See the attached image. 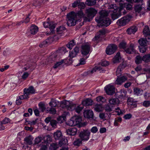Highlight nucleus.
<instances>
[{"instance_id": "nucleus-1", "label": "nucleus", "mask_w": 150, "mask_h": 150, "mask_svg": "<svg viewBox=\"0 0 150 150\" xmlns=\"http://www.w3.org/2000/svg\"><path fill=\"white\" fill-rule=\"evenodd\" d=\"M23 71H28L30 73L33 71L36 67V64L34 62L32 59H28L25 62L23 66Z\"/></svg>"}, {"instance_id": "nucleus-2", "label": "nucleus", "mask_w": 150, "mask_h": 150, "mask_svg": "<svg viewBox=\"0 0 150 150\" xmlns=\"http://www.w3.org/2000/svg\"><path fill=\"white\" fill-rule=\"evenodd\" d=\"M109 8L110 9L109 12H112V13L110 14L111 18L113 20H115L120 17L121 16L120 12L116 13L119 7L116 4H112L110 5Z\"/></svg>"}, {"instance_id": "nucleus-3", "label": "nucleus", "mask_w": 150, "mask_h": 150, "mask_svg": "<svg viewBox=\"0 0 150 150\" xmlns=\"http://www.w3.org/2000/svg\"><path fill=\"white\" fill-rule=\"evenodd\" d=\"M95 19L96 22L98 23V26L99 27H107L111 23V20L108 18H101L96 17Z\"/></svg>"}, {"instance_id": "nucleus-4", "label": "nucleus", "mask_w": 150, "mask_h": 150, "mask_svg": "<svg viewBox=\"0 0 150 150\" xmlns=\"http://www.w3.org/2000/svg\"><path fill=\"white\" fill-rule=\"evenodd\" d=\"M87 15L84 17V20L86 21H90L92 20L97 13V11L94 8H90L86 10Z\"/></svg>"}, {"instance_id": "nucleus-5", "label": "nucleus", "mask_w": 150, "mask_h": 150, "mask_svg": "<svg viewBox=\"0 0 150 150\" xmlns=\"http://www.w3.org/2000/svg\"><path fill=\"white\" fill-rule=\"evenodd\" d=\"M71 12L67 15V24L69 26H72L76 25L78 20L75 17V15Z\"/></svg>"}, {"instance_id": "nucleus-6", "label": "nucleus", "mask_w": 150, "mask_h": 150, "mask_svg": "<svg viewBox=\"0 0 150 150\" xmlns=\"http://www.w3.org/2000/svg\"><path fill=\"white\" fill-rule=\"evenodd\" d=\"M35 93V89L33 86L29 87L28 88H25L23 90L24 96H21L22 98H26L28 100L30 98V95L34 94Z\"/></svg>"}, {"instance_id": "nucleus-7", "label": "nucleus", "mask_w": 150, "mask_h": 150, "mask_svg": "<svg viewBox=\"0 0 150 150\" xmlns=\"http://www.w3.org/2000/svg\"><path fill=\"white\" fill-rule=\"evenodd\" d=\"M81 118L79 116H75L71 117L67 122V124L70 126H75L79 125L81 123Z\"/></svg>"}, {"instance_id": "nucleus-8", "label": "nucleus", "mask_w": 150, "mask_h": 150, "mask_svg": "<svg viewBox=\"0 0 150 150\" xmlns=\"http://www.w3.org/2000/svg\"><path fill=\"white\" fill-rule=\"evenodd\" d=\"M60 106L62 108H65L70 111H72L75 109V105L72 104L69 101L65 100L61 101Z\"/></svg>"}, {"instance_id": "nucleus-9", "label": "nucleus", "mask_w": 150, "mask_h": 150, "mask_svg": "<svg viewBox=\"0 0 150 150\" xmlns=\"http://www.w3.org/2000/svg\"><path fill=\"white\" fill-rule=\"evenodd\" d=\"M131 18L132 16L130 15L124 17L119 19L117 21V23L120 26L125 25L129 21Z\"/></svg>"}, {"instance_id": "nucleus-10", "label": "nucleus", "mask_w": 150, "mask_h": 150, "mask_svg": "<svg viewBox=\"0 0 150 150\" xmlns=\"http://www.w3.org/2000/svg\"><path fill=\"white\" fill-rule=\"evenodd\" d=\"M90 131L88 130H83L80 132L79 137L83 141H87L90 138Z\"/></svg>"}, {"instance_id": "nucleus-11", "label": "nucleus", "mask_w": 150, "mask_h": 150, "mask_svg": "<svg viewBox=\"0 0 150 150\" xmlns=\"http://www.w3.org/2000/svg\"><path fill=\"white\" fill-rule=\"evenodd\" d=\"M117 49L115 45L111 44L108 46L106 50V52L107 54L111 55L114 53Z\"/></svg>"}, {"instance_id": "nucleus-12", "label": "nucleus", "mask_w": 150, "mask_h": 150, "mask_svg": "<svg viewBox=\"0 0 150 150\" xmlns=\"http://www.w3.org/2000/svg\"><path fill=\"white\" fill-rule=\"evenodd\" d=\"M90 51V46L89 44H84L82 46L81 52L83 55H87Z\"/></svg>"}, {"instance_id": "nucleus-13", "label": "nucleus", "mask_w": 150, "mask_h": 150, "mask_svg": "<svg viewBox=\"0 0 150 150\" xmlns=\"http://www.w3.org/2000/svg\"><path fill=\"white\" fill-rule=\"evenodd\" d=\"M105 89L106 93L108 95H112L115 93V88L113 86L110 84L106 86Z\"/></svg>"}, {"instance_id": "nucleus-14", "label": "nucleus", "mask_w": 150, "mask_h": 150, "mask_svg": "<svg viewBox=\"0 0 150 150\" xmlns=\"http://www.w3.org/2000/svg\"><path fill=\"white\" fill-rule=\"evenodd\" d=\"M64 139L63 140V139H62L61 141H59L58 144L57 143H52L50 145V148L52 150H56L59 146L61 147L64 144Z\"/></svg>"}, {"instance_id": "nucleus-15", "label": "nucleus", "mask_w": 150, "mask_h": 150, "mask_svg": "<svg viewBox=\"0 0 150 150\" xmlns=\"http://www.w3.org/2000/svg\"><path fill=\"white\" fill-rule=\"evenodd\" d=\"M96 71H99L100 72H104L105 71L100 66H95L92 70L88 71V74H91Z\"/></svg>"}, {"instance_id": "nucleus-16", "label": "nucleus", "mask_w": 150, "mask_h": 150, "mask_svg": "<svg viewBox=\"0 0 150 150\" xmlns=\"http://www.w3.org/2000/svg\"><path fill=\"white\" fill-rule=\"evenodd\" d=\"M134 47V45L132 43H131L130 44L129 46V47L126 48L125 49V51L127 54H132L135 52Z\"/></svg>"}, {"instance_id": "nucleus-17", "label": "nucleus", "mask_w": 150, "mask_h": 150, "mask_svg": "<svg viewBox=\"0 0 150 150\" xmlns=\"http://www.w3.org/2000/svg\"><path fill=\"white\" fill-rule=\"evenodd\" d=\"M105 33V31L104 29L100 30L97 33L96 35L95 36V38L96 40H100L103 36H104Z\"/></svg>"}, {"instance_id": "nucleus-18", "label": "nucleus", "mask_w": 150, "mask_h": 150, "mask_svg": "<svg viewBox=\"0 0 150 150\" xmlns=\"http://www.w3.org/2000/svg\"><path fill=\"white\" fill-rule=\"evenodd\" d=\"M38 31V27L34 25H32L30 27L29 31V33L33 35H35Z\"/></svg>"}, {"instance_id": "nucleus-19", "label": "nucleus", "mask_w": 150, "mask_h": 150, "mask_svg": "<svg viewBox=\"0 0 150 150\" xmlns=\"http://www.w3.org/2000/svg\"><path fill=\"white\" fill-rule=\"evenodd\" d=\"M143 34L144 36L147 38L149 40H150V31L148 26H145L143 30Z\"/></svg>"}, {"instance_id": "nucleus-20", "label": "nucleus", "mask_w": 150, "mask_h": 150, "mask_svg": "<svg viewBox=\"0 0 150 150\" xmlns=\"http://www.w3.org/2000/svg\"><path fill=\"white\" fill-rule=\"evenodd\" d=\"M79 52V48L76 46L74 49L69 52V56L71 58L75 57Z\"/></svg>"}, {"instance_id": "nucleus-21", "label": "nucleus", "mask_w": 150, "mask_h": 150, "mask_svg": "<svg viewBox=\"0 0 150 150\" xmlns=\"http://www.w3.org/2000/svg\"><path fill=\"white\" fill-rule=\"evenodd\" d=\"M127 80V77L125 76L120 78L118 77L115 81V83L117 84L120 85Z\"/></svg>"}, {"instance_id": "nucleus-22", "label": "nucleus", "mask_w": 150, "mask_h": 150, "mask_svg": "<svg viewBox=\"0 0 150 150\" xmlns=\"http://www.w3.org/2000/svg\"><path fill=\"white\" fill-rule=\"evenodd\" d=\"M77 129L76 128H73L68 129L66 130V133L67 134L70 136H74L77 133Z\"/></svg>"}, {"instance_id": "nucleus-23", "label": "nucleus", "mask_w": 150, "mask_h": 150, "mask_svg": "<svg viewBox=\"0 0 150 150\" xmlns=\"http://www.w3.org/2000/svg\"><path fill=\"white\" fill-rule=\"evenodd\" d=\"M137 30V28L136 26H133L130 27L127 30L128 34H134Z\"/></svg>"}, {"instance_id": "nucleus-24", "label": "nucleus", "mask_w": 150, "mask_h": 150, "mask_svg": "<svg viewBox=\"0 0 150 150\" xmlns=\"http://www.w3.org/2000/svg\"><path fill=\"white\" fill-rule=\"evenodd\" d=\"M84 116L87 118H92L93 117V112L91 110H87L84 112Z\"/></svg>"}, {"instance_id": "nucleus-25", "label": "nucleus", "mask_w": 150, "mask_h": 150, "mask_svg": "<svg viewBox=\"0 0 150 150\" xmlns=\"http://www.w3.org/2000/svg\"><path fill=\"white\" fill-rule=\"evenodd\" d=\"M116 95L118 98L122 99L126 96V92L123 90H121L120 91L117 92Z\"/></svg>"}, {"instance_id": "nucleus-26", "label": "nucleus", "mask_w": 150, "mask_h": 150, "mask_svg": "<svg viewBox=\"0 0 150 150\" xmlns=\"http://www.w3.org/2000/svg\"><path fill=\"white\" fill-rule=\"evenodd\" d=\"M71 12L73 13V14L75 15V17L78 20H79V18H81L82 17H83L84 18V17L85 16H84L83 13L81 10L79 11L76 13H75L73 11Z\"/></svg>"}, {"instance_id": "nucleus-27", "label": "nucleus", "mask_w": 150, "mask_h": 150, "mask_svg": "<svg viewBox=\"0 0 150 150\" xmlns=\"http://www.w3.org/2000/svg\"><path fill=\"white\" fill-rule=\"evenodd\" d=\"M147 38H141L138 40V42L141 46L145 47L147 44L148 41L147 40Z\"/></svg>"}, {"instance_id": "nucleus-28", "label": "nucleus", "mask_w": 150, "mask_h": 150, "mask_svg": "<svg viewBox=\"0 0 150 150\" xmlns=\"http://www.w3.org/2000/svg\"><path fill=\"white\" fill-rule=\"evenodd\" d=\"M109 102L110 104L112 105H118L120 103V100L117 98H111L109 100Z\"/></svg>"}, {"instance_id": "nucleus-29", "label": "nucleus", "mask_w": 150, "mask_h": 150, "mask_svg": "<svg viewBox=\"0 0 150 150\" xmlns=\"http://www.w3.org/2000/svg\"><path fill=\"white\" fill-rule=\"evenodd\" d=\"M33 138L31 135H30L24 138V141L27 144L30 145L32 144Z\"/></svg>"}, {"instance_id": "nucleus-30", "label": "nucleus", "mask_w": 150, "mask_h": 150, "mask_svg": "<svg viewBox=\"0 0 150 150\" xmlns=\"http://www.w3.org/2000/svg\"><path fill=\"white\" fill-rule=\"evenodd\" d=\"M92 100L89 98L83 101L82 103L83 105L85 106H88L92 105Z\"/></svg>"}, {"instance_id": "nucleus-31", "label": "nucleus", "mask_w": 150, "mask_h": 150, "mask_svg": "<svg viewBox=\"0 0 150 150\" xmlns=\"http://www.w3.org/2000/svg\"><path fill=\"white\" fill-rule=\"evenodd\" d=\"M54 137L55 139H61L62 138V134L60 131H57L54 134Z\"/></svg>"}, {"instance_id": "nucleus-32", "label": "nucleus", "mask_w": 150, "mask_h": 150, "mask_svg": "<svg viewBox=\"0 0 150 150\" xmlns=\"http://www.w3.org/2000/svg\"><path fill=\"white\" fill-rule=\"evenodd\" d=\"M56 32L57 34H60L64 33L66 30V28L63 26H60L56 29Z\"/></svg>"}, {"instance_id": "nucleus-33", "label": "nucleus", "mask_w": 150, "mask_h": 150, "mask_svg": "<svg viewBox=\"0 0 150 150\" xmlns=\"http://www.w3.org/2000/svg\"><path fill=\"white\" fill-rule=\"evenodd\" d=\"M120 53L119 52H118L117 53L116 55L113 59V63H116L120 62Z\"/></svg>"}, {"instance_id": "nucleus-34", "label": "nucleus", "mask_w": 150, "mask_h": 150, "mask_svg": "<svg viewBox=\"0 0 150 150\" xmlns=\"http://www.w3.org/2000/svg\"><path fill=\"white\" fill-rule=\"evenodd\" d=\"M143 91L142 89L137 88H135L134 89V94L137 96H140L143 93Z\"/></svg>"}, {"instance_id": "nucleus-35", "label": "nucleus", "mask_w": 150, "mask_h": 150, "mask_svg": "<svg viewBox=\"0 0 150 150\" xmlns=\"http://www.w3.org/2000/svg\"><path fill=\"white\" fill-rule=\"evenodd\" d=\"M100 16H97L99 18H106L105 17L107 16L108 15V12L105 10H102L99 13Z\"/></svg>"}, {"instance_id": "nucleus-36", "label": "nucleus", "mask_w": 150, "mask_h": 150, "mask_svg": "<svg viewBox=\"0 0 150 150\" xmlns=\"http://www.w3.org/2000/svg\"><path fill=\"white\" fill-rule=\"evenodd\" d=\"M135 61L137 64H140L142 63V61H143V57H142L140 55H137L135 58Z\"/></svg>"}, {"instance_id": "nucleus-37", "label": "nucleus", "mask_w": 150, "mask_h": 150, "mask_svg": "<svg viewBox=\"0 0 150 150\" xmlns=\"http://www.w3.org/2000/svg\"><path fill=\"white\" fill-rule=\"evenodd\" d=\"M96 3V0H87L86 4L88 6H92L95 5Z\"/></svg>"}, {"instance_id": "nucleus-38", "label": "nucleus", "mask_w": 150, "mask_h": 150, "mask_svg": "<svg viewBox=\"0 0 150 150\" xmlns=\"http://www.w3.org/2000/svg\"><path fill=\"white\" fill-rule=\"evenodd\" d=\"M44 142L45 144H47L51 141L52 139L49 135H47L44 137H42Z\"/></svg>"}, {"instance_id": "nucleus-39", "label": "nucleus", "mask_w": 150, "mask_h": 150, "mask_svg": "<svg viewBox=\"0 0 150 150\" xmlns=\"http://www.w3.org/2000/svg\"><path fill=\"white\" fill-rule=\"evenodd\" d=\"M134 99L132 98H128L127 100L128 104L131 105H133V107H135L136 105L134 102Z\"/></svg>"}, {"instance_id": "nucleus-40", "label": "nucleus", "mask_w": 150, "mask_h": 150, "mask_svg": "<svg viewBox=\"0 0 150 150\" xmlns=\"http://www.w3.org/2000/svg\"><path fill=\"white\" fill-rule=\"evenodd\" d=\"M24 96L23 95H21L20 96H18V97H17V99L16 100V104L18 105H20L22 103V101L21 100H27L26 98H23L21 97V96Z\"/></svg>"}, {"instance_id": "nucleus-41", "label": "nucleus", "mask_w": 150, "mask_h": 150, "mask_svg": "<svg viewBox=\"0 0 150 150\" xmlns=\"http://www.w3.org/2000/svg\"><path fill=\"white\" fill-rule=\"evenodd\" d=\"M143 61L147 63L150 62V54H146L143 57Z\"/></svg>"}, {"instance_id": "nucleus-42", "label": "nucleus", "mask_w": 150, "mask_h": 150, "mask_svg": "<svg viewBox=\"0 0 150 150\" xmlns=\"http://www.w3.org/2000/svg\"><path fill=\"white\" fill-rule=\"evenodd\" d=\"M69 114L68 112H64L61 116H59V117L57 118V119L59 121L61 120L62 118L63 119V120H64L66 117L67 115H69Z\"/></svg>"}, {"instance_id": "nucleus-43", "label": "nucleus", "mask_w": 150, "mask_h": 150, "mask_svg": "<svg viewBox=\"0 0 150 150\" xmlns=\"http://www.w3.org/2000/svg\"><path fill=\"white\" fill-rule=\"evenodd\" d=\"M76 43L74 40H72L69 42L68 44L67 45V47L69 49H71L73 46L75 45Z\"/></svg>"}, {"instance_id": "nucleus-44", "label": "nucleus", "mask_w": 150, "mask_h": 150, "mask_svg": "<svg viewBox=\"0 0 150 150\" xmlns=\"http://www.w3.org/2000/svg\"><path fill=\"white\" fill-rule=\"evenodd\" d=\"M43 139V138L40 135L39 136L35 138L34 140V144H38Z\"/></svg>"}, {"instance_id": "nucleus-45", "label": "nucleus", "mask_w": 150, "mask_h": 150, "mask_svg": "<svg viewBox=\"0 0 150 150\" xmlns=\"http://www.w3.org/2000/svg\"><path fill=\"white\" fill-rule=\"evenodd\" d=\"M72 104L74 105H75V109H74L73 110H75V111L78 113H79L83 109V107H81L79 105H77L74 104L72 103Z\"/></svg>"}, {"instance_id": "nucleus-46", "label": "nucleus", "mask_w": 150, "mask_h": 150, "mask_svg": "<svg viewBox=\"0 0 150 150\" xmlns=\"http://www.w3.org/2000/svg\"><path fill=\"white\" fill-rule=\"evenodd\" d=\"M122 7H124L128 10H131L132 8V6L129 3H125L123 4Z\"/></svg>"}, {"instance_id": "nucleus-47", "label": "nucleus", "mask_w": 150, "mask_h": 150, "mask_svg": "<svg viewBox=\"0 0 150 150\" xmlns=\"http://www.w3.org/2000/svg\"><path fill=\"white\" fill-rule=\"evenodd\" d=\"M83 141L81 138L76 139L74 142V145L76 146H79L82 144Z\"/></svg>"}, {"instance_id": "nucleus-48", "label": "nucleus", "mask_w": 150, "mask_h": 150, "mask_svg": "<svg viewBox=\"0 0 150 150\" xmlns=\"http://www.w3.org/2000/svg\"><path fill=\"white\" fill-rule=\"evenodd\" d=\"M57 102L56 100H52L50 103L49 105L51 107H54L57 105Z\"/></svg>"}, {"instance_id": "nucleus-49", "label": "nucleus", "mask_w": 150, "mask_h": 150, "mask_svg": "<svg viewBox=\"0 0 150 150\" xmlns=\"http://www.w3.org/2000/svg\"><path fill=\"white\" fill-rule=\"evenodd\" d=\"M39 106V109L41 110L42 112H43L45 110L46 108L44 104L40 102L38 105Z\"/></svg>"}, {"instance_id": "nucleus-50", "label": "nucleus", "mask_w": 150, "mask_h": 150, "mask_svg": "<svg viewBox=\"0 0 150 150\" xmlns=\"http://www.w3.org/2000/svg\"><path fill=\"white\" fill-rule=\"evenodd\" d=\"M127 66V64L125 62H123L118 67L117 69H120V70L122 71Z\"/></svg>"}, {"instance_id": "nucleus-51", "label": "nucleus", "mask_w": 150, "mask_h": 150, "mask_svg": "<svg viewBox=\"0 0 150 150\" xmlns=\"http://www.w3.org/2000/svg\"><path fill=\"white\" fill-rule=\"evenodd\" d=\"M38 119H36L35 120L32 121H28L27 120L25 121V122L28 123V124L30 125H35L37 122Z\"/></svg>"}, {"instance_id": "nucleus-52", "label": "nucleus", "mask_w": 150, "mask_h": 150, "mask_svg": "<svg viewBox=\"0 0 150 150\" xmlns=\"http://www.w3.org/2000/svg\"><path fill=\"white\" fill-rule=\"evenodd\" d=\"M142 9V6L140 5H136L134 6V10L136 12L139 13Z\"/></svg>"}, {"instance_id": "nucleus-53", "label": "nucleus", "mask_w": 150, "mask_h": 150, "mask_svg": "<svg viewBox=\"0 0 150 150\" xmlns=\"http://www.w3.org/2000/svg\"><path fill=\"white\" fill-rule=\"evenodd\" d=\"M47 110L50 114L53 115L55 114L56 113V110L55 108H53V107H51L49 109H48Z\"/></svg>"}, {"instance_id": "nucleus-54", "label": "nucleus", "mask_w": 150, "mask_h": 150, "mask_svg": "<svg viewBox=\"0 0 150 150\" xmlns=\"http://www.w3.org/2000/svg\"><path fill=\"white\" fill-rule=\"evenodd\" d=\"M49 27L51 31V33H53L54 32V30L55 28V25L53 23H50Z\"/></svg>"}, {"instance_id": "nucleus-55", "label": "nucleus", "mask_w": 150, "mask_h": 150, "mask_svg": "<svg viewBox=\"0 0 150 150\" xmlns=\"http://www.w3.org/2000/svg\"><path fill=\"white\" fill-rule=\"evenodd\" d=\"M64 61V60L62 59L61 61L57 62L53 66V68L56 69L58 67L63 63Z\"/></svg>"}, {"instance_id": "nucleus-56", "label": "nucleus", "mask_w": 150, "mask_h": 150, "mask_svg": "<svg viewBox=\"0 0 150 150\" xmlns=\"http://www.w3.org/2000/svg\"><path fill=\"white\" fill-rule=\"evenodd\" d=\"M102 108L100 105H96L94 108V110L96 112H99L102 110Z\"/></svg>"}, {"instance_id": "nucleus-57", "label": "nucleus", "mask_w": 150, "mask_h": 150, "mask_svg": "<svg viewBox=\"0 0 150 150\" xmlns=\"http://www.w3.org/2000/svg\"><path fill=\"white\" fill-rule=\"evenodd\" d=\"M56 55H52L49 58V62L51 63H52L53 62H55L56 60Z\"/></svg>"}, {"instance_id": "nucleus-58", "label": "nucleus", "mask_w": 150, "mask_h": 150, "mask_svg": "<svg viewBox=\"0 0 150 150\" xmlns=\"http://www.w3.org/2000/svg\"><path fill=\"white\" fill-rule=\"evenodd\" d=\"M96 100L99 102H103L105 101V99L101 96H99L96 98Z\"/></svg>"}, {"instance_id": "nucleus-59", "label": "nucleus", "mask_w": 150, "mask_h": 150, "mask_svg": "<svg viewBox=\"0 0 150 150\" xmlns=\"http://www.w3.org/2000/svg\"><path fill=\"white\" fill-rule=\"evenodd\" d=\"M2 123L4 124H7L10 122V120L8 118L5 117L3 120L1 121Z\"/></svg>"}, {"instance_id": "nucleus-60", "label": "nucleus", "mask_w": 150, "mask_h": 150, "mask_svg": "<svg viewBox=\"0 0 150 150\" xmlns=\"http://www.w3.org/2000/svg\"><path fill=\"white\" fill-rule=\"evenodd\" d=\"M29 72H28V71L25 72L22 76V78L23 79H26L30 74V73H29Z\"/></svg>"}, {"instance_id": "nucleus-61", "label": "nucleus", "mask_w": 150, "mask_h": 150, "mask_svg": "<svg viewBox=\"0 0 150 150\" xmlns=\"http://www.w3.org/2000/svg\"><path fill=\"white\" fill-rule=\"evenodd\" d=\"M143 105L145 107H148L150 106V101H145L143 103Z\"/></svg>"}, {"instance_id": "nucleus-62", "label": "nucleus", "mask_w": 150, "mask_h": 150, "mask_svg": "<svg viewBox=\"0 0 150 150\" xmlns=\"http://www.w3.org/2000/svg\"><path fill=\"white\" fill-rule=\"evenodd\" d=\"M126 43L125 42H122L120 44L119 47L120 48L124 49L126 48Z\"/></svg>"}, {"instance_id": "nucleus-63", "label": "nucleus", "mask_w": 150, "mask_h": 150, "mask_svg": "<svg viewBox=\"0 0 150 150\" xmlns=\"http://www.w3.org/2000/svg\"><path fill=\"white\" fill-rule=\"evenodd\" d=\"M79 0H76L75 1L74 3L72 4V6L73 8L76 7L77 6H78L79 3Z\"/></svg>"}, {"instance_id": "nucleus-64", "label": "nucleus", "mask_w": 150, "mask_h": 150, "mask_svg": "<svg viewBox=\"0 0 150 150\" xmlns=\"http://www.w3.org/2000/svg\"><path fill=\"white\" fill-rule=\"evenodd\" d=\"M91 131L92 133H95L98 131V129L96 126L93 127L91 129Z\"/></svg>"}]
</instances>
